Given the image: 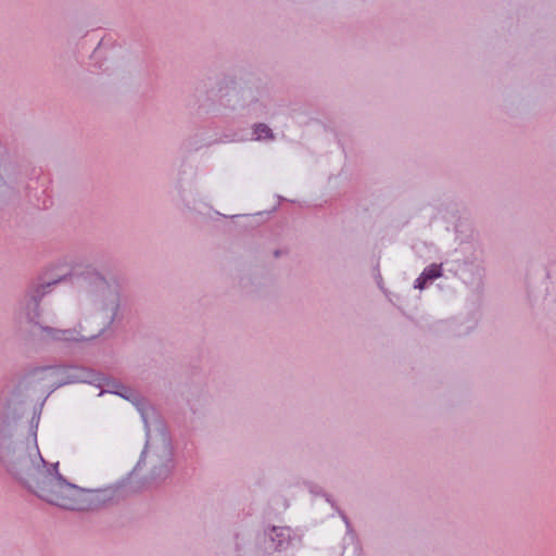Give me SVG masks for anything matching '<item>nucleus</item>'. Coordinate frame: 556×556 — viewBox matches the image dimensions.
I'll return each mask as SVG.
<instances>
[{
    "label": "nucleus",
    "mask_w": 556,
    "mask_h": 556,
    "mask_svg": "<svg viewBox=\"0 0 556 556\" xmlns=\"http://www.w3.org/2000/svg\"><path fill=\"white\" fill-rule=\"evenodd\" d=\"M18 478L41 500L65 509L93 510L102 508L119 496L118 488L83 489L68 483L40 465L24 466Z\"/></svg>",
    "instance_id": "nucleus-1"
},
{
    "label": "nucleus",
    "mask_w": 556,
    "mask_h": 556,
    "mask_svg": "<svg viewBox=\"0 0 556 556\" xmlns=\"http://www.w3.org/2000/svg\"><path fill=\"white\" fill-rule=\"evenodd\" d=\"M99 334V332H90V333H76L75 330H64L60 331V336L56 337L60 340L65 341H85V340H91L96 338Z\"/></svg>",
    "instance_id": "nucleus-2"
},
{
    "label": "nucleus",
    "mask_w": 556,
    "mask_h": 556,
    "mask_svg": "<svg viewBox=\"0 0 556 556\" xmlns=\"http://www.w3.org/2000/svg\"><path fill=\"white\" fill-rule=\"evenodd\" d=\"M254 135L257 140L261 139H273L271 129L265 124H257L254 127Z\"/></svg>",
    "instance_id": "nucleus-3"
},
{
    "label": "nucleus",
    "mask_w": 556,
    "mask_h": 556,
    "mask_svg": "<svg viewBox=\"0 0 556 556\" xmlns=\"http://www.w3.org/2000/svg\"><path fill=\"white\" fill-rule=\"evenodd\" d=\"M440 276H441V266H439V265H431L428 268H426L422 273L424 280L434 279Z\"/></svg>",
    "instance_id": "nucleus-4"
},
{
    "label": "nucleus",
    "mask_w": 556,
    "mask_h": 556,
    "mask_svg": "<svg viewBox=\"0 0 556 556\" xmlns=\"http://www.w3.org/2000/svg\"><path fill=\"white\" fill-rule=\"evenodd\" d=\"M428 280H424L422 279V275L416 280V285L415 287L418 288V289H422L425 287V283L427 282Z\"/></svg>",
    "instance_id": "nucleus-5"
},
{
    "label": "nucleus",
    "mask_w": 556,
    "mask_h": 556,
    "mask_svg": "<svg viewBox=\"0 0 556 556\" xmlns=\"http://www.w3.org/2000/svg\"><path fill=\"white\" fill-rule=\"evenodd\" d=\"M122 389H123V391H124V392H117V393H118L122 397L128 399V394H127V393H128V390H127L125 387H123Z\"/></svg>",
    "instance_id": "nucleus-6"
}]
</instances>
